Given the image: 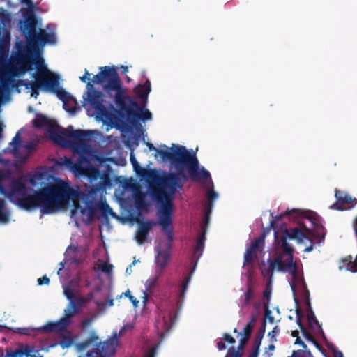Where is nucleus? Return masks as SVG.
Masks as SVG:
<instances>
[{
	"label": "nucleus",
	"instance_id": "obj_21",
	"mask_svg": "<svg viewBox=\"0 0 357 357\" xmlns=\"http://www.w3.org/2000/svg\"><path fill=\"white\" fill-rule=\"evenodd\" d=\"M0 357H42L39 351L36 350L33 346L25 345L18 349L7 353L6 356Z\"/></svg>",
	"mask_w": 357,
	"mask_h": 357
},
{
	"label": "nucleus",
	"instance_id": "obj_35",
	"mask_svg": "<svg viewBox=\"0 0 357 357\" xmlns=\"http://www.w3.org/2000/svg\"><path fill=\"white\" fill-rule=\"evenodd\" d=\"M303 317V313L301 310V308L297 306L296 307V323L298 326H299L301 332H303L304 330L306 329V328L304 326V325L302 324L301 319Z\"/></svg>",
	"mask_w": 357,
	"mask_h": 357
},
{
	"label": "nucleus",
	"instance_id": "obj_4",
	"mask_svg": "<svg viewBox=\"0 0 357 357\" xmlns=\"http://www.w3.org/2000/svg\"><path fill=\"white\" fill-rule=\"evenodd\" d=\"M272 220L269 222V231H274V249L278 257L273 260L269 259V273L275 269L279 271H288L293 275L296 274L297 268L296 263L293 261L294 248L287 243V238L296 240L298 243L303 241V239H308L306 234L298 227L288 229L285 223L280 222L284 216L297 218L303 215V212L299 209L287 210L280 215H274L271 213Z\"/></svg>",
	"mask_w": 357,
	"mask_h": 357
},
{
	"label": "nucleus",
	"instance_id": "obj_61",
	"mask_svg": "<svg viewBox=\"0 0 357 357\" xmlns=\"http://www.w3.org/2000/svg\"><path fill=\"white\" fill-rule=\"evenodd\" d=\"M125 330H126V326L122 327V328L119 331V335L123 333L125 331Z\"/></svg>",
	"mask_w": 357,
	"mask_h": 357
},
{
	"label": "nucleus",
	"instance_id": "obj_56",
	"mask_svg": "<svg viewBox=\"0 0 357 357\" xmlns=\"http://www.w3.org/2000/svg\"><path fill=\"white\" fill-rule=\"evenodd\" d=\"M105 305L108 307L112 306L114 305L113 300H109V301H106Z\"/></svg>",
	"mask_w": 357,
	"mask_h": 357
},
{
	"label": "nucleus",
	"instance_id": "obj_57",
	"mask_svg": "<svg viewBox=\"0 0 357 357\" xmlns=\"http://www.w3.org/2000/svg\"><path fill=\"white\" fill-rule=\"evenodd\" d=\"M131 267H132V265H130L129 267H128L126 270V273L128 274V275H130L131 272H132V269H131Z\"/></svg>",
	"mask_w": 357,
	"mask_h": 357
},
{
	"label": "nucleus",
	"instance_id": "obj_39",
	"mask_svg": "<svg viewBox=\"0 0 357 357\" xmlns=\"http://www.w3.org/2000/svg\"><path fill=\"white\" fill-rule=\"evenodd\" d=\"M157 346L148 345L144 357H154Z\"/></svg>",
	"mask_w": 357,
	"mask_h": 357
},
{
	"label": "nucleus",
	"instance_id": "obj_43",
	"mask_svg": "<svg viewBox=\"0 0 357 357\" xmlns=\"http://www.w3.org/2000/svg\"><path fill=\"white\" fill-rule=\"evenodd\" d=\"M280 332V329L278 328V326H275L273 330L271 331V332H269V336H271V340L273 341V339L275 337V336L278 334Z\"/></svg>",
	"mask_w": 357,
	"mask_h": 357
},
{
	"label": "nucleus",
	"instance_id": "obj_60",
	"mask_svg": "<svg viewBox=\"0 0 357 357\" xmlns=\"http://www.w3.org/2000/svg\"><path fill=\"white\" fill-rule=\"evenodd\" d=\"M121 68L123 70V73H126L128 72V67H127V66H121Z\"/></svg>",
	"mask_w": 357,
	"mask_h": 357
},
{
	"label": "nucleus",
	"instance_id": "obj_26",
	"mask_svg": "<svg viewBox=\"0 0 357 357\" xmlns=\"http://www.w3.org/2000/svg\"><path fill=\"white\" fill-rule=\"evenodd\" d=\"M79 250L76 247L74 246H69L65 254V264L68 263H75L77 264L79 263V260L77 259V256L79 253Z\"/></svg>",
	"mask_w": 357,
	"mask_h": 357
},
{
	"label": "nucleus",
	"instance_id": "obj_9",
	"mask_svg": "<svg viewBox=\"0 0 357 357\" xmlns=\"http://www.w3.org/2000/svg\"><path fill=\"white\" fill-rule=\"evenodd\" d=\"M22 3L26 4L30 16H28L23 26H21L24 34L26 35L28 47L31 49H36L37 45L41 44H55L56 36L54 31L46 32L45 30L40 29L36 31V23L33 17V4L31 0H20Z\"/></svg>",
	"mask_w": 357,
	"mask_h": 357
},
{
	"label": "nucleus",
	"instance_id": "obj_64",
	"mask_svg": "<svg viewBox=\"0 0 357 357\" xmlns=\"http://www.w3.org/2000/svg\"><path fill=\"white\" fill-rule=\"evenodd\" d=\"M126 80L128 82H130L131 81V79L128 76H126Z\"/></svg>",
	"mask_w": 357,
	"mask_h": 357
},
{
	"label": "nucleus",
	"instance_id": "obj_58",
	"mask_svg": "<svg viewBox=\"0 0 357 357\" xmlns=\"http://www.w3.org/2000/svg\"><path fill=\"white\" fill-rule=\"evenodd\" d=\"M60 265L61 266V267L58 270V273H57L59 275H61V271H62V269L63 268V266H64L63 262H61Z\"/></svg>",
	"mask_w": 357,
	"mask_h": 357
},
{
	"label": "nucleus",
	"instance_id": "obj_11",
	"mask_svg": "<svg viewBox=\"0 0 357 357\" xmlns=\"http://www.w3.org/2000/svg\"><path fill=\"white\" fill-rule=\"evenodd\" d=\"M123 188L121 199L128 206H133L139 211L146 207L145 199L147 194L142 192L141 187L136 180L133 178L126 180L123 183Z\"/></svg>",
	"mask_w": 357,
	"mask_h": 357
},
{
	"label": "nucleus",
	"instance_id": "obj_33",
	"mask_svg": "<svg viewBox=\"0 0 357 357\" xmlns=\"http://www.w3.org/2000/svg\"><path fill=\"white\" fill-rule=\"evenodd\" d=\"M98 268L108 275H110L112 271L113 266L103 261H99Z\"/></svg>",
	"mask_w": 357,
	"mask_h": 357
},
{
	"label": "nucleus",
	"instance_id": "obj_55",
	"mask_svg": "<svg viewBox=\"0 0 357 357\" xmlns=\"http://www.w3.org/2000/svg\"><path fill=\"white\" fill-rule=\"evenodd\" d=\"M291 336L294 337H299V333L297 330H295V331H293L291 332Z\"/></svg>",
	"mask_w": 357,
	"mask_h": 357
},
{
	"label": "nucleus",
	"instance_id": "obj_34",
	"mask_svg": "<svg viewBox=\"0 0 357 357\" xmlns=\"http://www.w3.org/2000/svg\"><path fill=\"white\" fill-rule=\"evenodd\" d=\"M304 337L309 342H311L313 343V344L318 349H320L321 347L319 344L317 342V341L315 340V338L307 331V329L304 330L303 332H302Z\"/></svg>",
	"mask_w": 357,
	"mask_h": 357
},
{
	"label": "nucleus",
	"instance_id": "obj_17",
	"mask_svg": "<svg viewBox=\"0 0 357 357\" xmlns=\"http://www.w3.org/2000/svg\"><path fill=\"white\" fill-rule=\"evenodd\" d=\"M176 314L173 310H161L156 319L155 326L158 335L163 337L174 324Z\"/></svg>",
	"mask_w": 357,
	"mask_h": 357
},
{
	"label": "nucleus",
	"instance_id": "obj_42",
	"mask_svg": "<svg viewBox=\"0 0 357 357\" xmlns=\"http://www.w3.org/2000/svg\"><path fill=\"white\" fill-rule=\"evenodd\" d=\"M259 266L261 270V273L266 278V275H268V268L266 267L265 262L261 261V263H259Z\"/></svg>",
	"mask_w": 357,
	"mask_h": 357
},
{
	"label": "nucleus",
	"instance_id": "obj_12",
	"mask_svg": "<svg viewBox=\"0 0 357 357\" xmlns=\"http://www.w3.org/2000/svg\"><path fill=\"white\" fill-rule=\"evenodd\" d=\"M63 294L68 300L70 305L73 303L75 314L93 298V294L90 293L87 296H80L79 290L76 283L70 282L63 284Z\"/></svg>",
	"mask_w": 357,
	"mask_h": 357
},
{
	"label": "nucleus",
	"instance_id": "obj_18",
	"mask_svg": "<svg viewBox=\"0 0 357 357\" xmlns=\"http://www.w3.org/2000/svg\"><path fill=\"white\" fill-rule=\"evenodd\" d=\"M265 243V236L263 235L255 240L249 248L246 249L244 255L243 267L247 264L252 262L255 259L259 260L261 257H264V253L262 252V248Z\"/></svg>",
	"mask_w": 357,
	"mask_h": 357
},
{
	"label": "nucleus",
	"instance_id": "obj_62",
	"mask_svg": "<svg viewBox=\"0 0 357 357\" xmlns=\"http://www.w3.org/2000/svg\"><path fill=\"white\" fill-rule=\"evenodd\" d=\"M275 347L273 344H269V351L273 350Z\"/></svg>",
	"mask_w": 357,
	"mask_h": 357
},
{
	"label": "nucleus",
	"instance_id": "obj_28",
	"mask_svg": "<svg viewBox=\"0 0 357 357\" xmlns=\"http://www.w3.org/2000/svg\"><path fill=\"white\" fill-rule=\"evenodd\" d=\"M10 220V212L7 208L4 200L0 198V224H7Z\"/></svg>",
	"mask_w": 357,
	"mask_h": 357
},
{
	"label": "nucleus",
	"instance_id": "obj_24",
	"mask_svg": "<svg viewBox=\"0 0 357 357\" xmlns=\"http://www.w3.org/2000/svg\"><path fill=\"white\" fill-rule=\"evenodd\" d=\"M307 319L309 327L312 329L313 332L316 334H321L323 336L324 335V331L321 328V325L319 324L318 320L317 319L314 312L312 308L310 307V311L307 314Z\"/></svg>",
	"mask_w": 357,
	"mask_h": 357
},
{
	"label": "nucleus",
	"instance_id": "obj_36",
	"mask_svg": "<svg viewBox=\"0 0 357 357\" xmlns=\"http://www.w3.org/2000/svg\"><path fill=\"white\" fill-rule=\"evenodd\" d=\"M190 281V278H185L182 284L180 286V298H184L185 293L188 289V284Z\"/></svg>",
	"mask_w": 357,
	"mask_h": 357
},
{
	"label": "nucleus",
	"instance_id": "obj_22",
	"mask_svg": "<svg viewBox=\"0 0 357 357\" xmlns=\"http://www.w3.org/2000/svg\"><path fill=\"white\" fill-rule=\"evenodd\" d=\"M156 225V222L153 221H147L139 225L137 231L136 232L135 238L139 245L144 243L147 240V236L152 229Z\"/></svg>",
	"mask_w": 357,
	"mask_h": 357
},
{
	"label": "nucleus",
	"instance_id": "obj_3",
	"mask_svg": "<svg viewBox=\"0 0 357 357\" xmlns=\"http://www.w3.org/2000/svg\"><path fill=\"white\" fill-rule=\"evenodd\" d=\"M35 127L44 130L54 143L70 149L78 156H102L100 153L102 135L97 130L63 129L56 122L42 114L33 120Z\"/></svg>",
	"mask_w": 357,
	"mask_h": 357
},
{
	"label": "nucleus",
	"instance_id": "obj_59",
	"mask_svg": "<svg viewBox=\"0 0 357 357\" xmlns=\"http://www.w3.org/2000/svg\"><path fill=\"white\" fill-rule=\"evenodd\" d=\"M264 296L265 298L268 297V287H266V289L264 291Z\"/></svg>",
	"mask_w": 357,
	"mask_h": 357
},
{
	"label": "nucleus",
	"instance_id": "obj_44",
	"mask_svg": "<svg viewBox=\"0 0 357 357\" xmlns=\"http://www.w3.org/2000/svg\"><path fill=\"white\" fill-rule=\"evenodd\" d=\"M50 282V279L47 277V276H43V278H38V284L39 285H42V284H49Z\"/></svg>",
	"mask_w": 357,
	"mask_h": 357
},
{
	"label": "nucleus",
	"instance_id": "obj_1",
	"mask_svg": "<svg viewBox=\"0 0 357 357\" xmlns=\"http://www.w3.org/2000/svg\"><path fill=\"white\" fill-rule=\"evenodd\" d=\"M28 181L33 187L40 188L35 191L17 179L11 182L8 191H5L0 183V192L26 210L39 208L43 214H51L66 208L72 203L73 218L86 223L94 218L98 208L95 191L81 192L77 186L73 185L68 181L52 178L43 171L30 175Z\"/></svg>",
	"mask_w": 357,
	"mask_h": 357
},
{
	"label": "nucleus",
	"instance_id": "obj_49",
	"mask_svg": "<svg viewBox=\"0 0 357 357\" xmlns=\"http://www.w3.org/2000/svg\"><path fill=\"white\" fill-rule=\"evenodd\" d=\"M89 75L90 74L88 73L87 70H85V74L83 76L80 77L79 79L82 82H86V81L89 79Z\"/></svg>",
	"mask_w": 357,
	"mask_h": 357
},
{
	"label": "nucleus",
	"instance_id": "obj_14",
	"mask_svg": "<svg viewBox=\"0 0 357 357\" xmlns=\"http://www.w3.org/2000/svg\"><path fill=\"white\" fill-rule=\"evenodd\" d=\"M38 146V142L31 140L25 143H22L20 132L18 131L8 146L5 150L6 153L13 154L14 156H23L31 153Z\"/></svg>",
	"mask_w": 357,
	"mask_h": 357
},
{
	"label": "nucleus",
	"instance_id": "obj_51",
	"mask_svg": "<svg viewBox=\"0 0 357 357\" xmlns=\"http://www.w3.org/2000/svg\"><path fill=\"white\" fill-rule=\"evenodd\" d=\"M333 356L334 357H344L343 354L338 350L334 349L333 350Z\"/></svg>",
	"mask_w": 357,
	"mask_h": 357
},
{
	"label": "nucleus",
	"instance_id": "obj_40",
	"mask_svg": "<svg viewBox=\"0 0 357 357\" xmlns=\"http://www.w3.org/2000/svg\"><path fill=\"white\" fill-rule=\"evenodd\" d=\"M226 357H241V352L233 349H229Z\"/></svg>",
	"mask_w": 357,
	"mask_h": 357
},
{
	"label": "nucleus",
	"instance_id": "obj_47",
	"mask_svg": "<svg viewBox=\"0 0 357 357\" xmlns=\"http://www.w3.org/2000/svg\"><path fill=\"white\" fill-rule=\"evenodd\" d=\"M295 344H300L301 346H302L304 349H306L307 348V345L305 344V342L303 341H302V340L300 338V337H297L296 340H295V342H294Z\"/></svg>",
	"mask_w": 357,
	"mask_h": 357
},
{
	"label": "nucleus",
	"instance_id": "obj_54",
	"mask_svg": "<svg viewBox=\"0 0 357 357\" xmlns=\"http://www.w3.org/2000/svg\"><path fill=\"white\" fill-rule=\"evenodd\" d=\"M123 296H125L126 297H128V298H130V296H132L131 294H130V290H127L126 292L123 293L120 297L121 298Z\"/></svg>",
	"mask_w": 357,
	"mask_h": 357
},
{
	"label": "nucleus",
	"instance_id": "obj_20",
	"mask_svg": "<svg viewBox=\"0 0 357 357\" xmlns=\"http://www.w3.org/2000/svg\"><path fill=\"white\" fill-rule=\"evenodd\" d=\"M162 273L153 270L151 275L144 282V290L143 291L142 303L146 305L148 302V297L151 296L153 290L158 287Z\"/></svg>",
	"mask_w": 357,
	"mask_h": 357
},
{
	"label": "nucleus",
	"instance_id": "obj_2",
	"mask_svg": "<svg viewBox=\"0 0 357 357\" xmlns=\"http://www.w3.org/2000/svg\"><path fill=\"white\" fill-rule=\"evenodd\" d=\"M134 171L149 184V192L158 204V222L167 239L161 240L155 248L153 269L163 273L170 261L172 236L173 195L178 187V178L162 170L142 167L136 158H130Z\"/></svg>",
	"mask_w": 357,
	"mask_h": 357
},
{
	"label": "nucleus",
	"instance_id": "obj_45",
	"mask_svg": "<svg viewBox=\"0 0 357 357\" xmlns=\"http://www.w3.org/2000/svg\"><path fill=\"white\" fill-rule=\"evenodd\" d=\"M272 312L269 310V323L273 324L274 321H279L280 319V315H278V317H274L272 316Z\"/></svg>",
	"mask_w": 357,
	"mask_h": 357
},
{
	"label": "nucleus",
	"instance_id": "obj_31",
	"mask_svg": "<svg viewBox=\"0 0 357 357\" xmlns=\"http://www.w3.org/2000/svg\"><path fill=\"white\" fill-rule=\"evenodd\" d=\"M39 328H34L31 327L27 328H16L14 329V331L20 334L27 335H34L36 331H41Z\"/></svg>",
	"mask_w": 357,
	"mask_h": 357
},
{
	"label": "nucleus",
	"instance_id": "obj_5",
	"mask_svg": "<svg viewBox=\"0 0 357 357\" xmlns=\"http://www.w3.org/2000/svg\"><path fill=\"white\" fill-rule=\"evenodd\" d=\"M36 73H31L33 80L22 79L17 82V86H24L31 92V97L36 99L40 91L56 94L63 102V108L70 114H75L77 110V100L69 93L60 86V77L58 74L50 71L45 63L43 58L37 56L33 59Z\"/></svg>",
	"mask_w": 357,
	"mask_h": 357
},
{
	"label": "nucleus",
	"instance_id": "obj_27",
	"mask_svg": "<svg viewBox=\"0 0 357 357\" xmlns=\"http://www.w3.org/2000/svg\"><path fill=\"white\" fill-rule=\"evenodd\" d=\"M61 340L54 346L59 345L63 349H67L73 344L74 339L72 333L69 331H65L63 333L61 334Z\"/></svg>",
	"mask_w": 357,
	"mask_h": 357
},
{
	"label": "nucleus",
	"instance_id": "obj_6",
	"mask_svg": "<svg viewBox=\"0 0 357 357\" xmlns=\"http://www.w3.org/2000/svg\"><path fill=\"white\" fill-rule=\"evenodd\" d=\"M172 163H179L183 165L190 176L193 180L199 181L206 190V199L204 202L205 216L202 222V234L197 238L196 245L194 248L193 259L197 261L202 255L205 241V227L208 223V215L213 208V202L215 201L219 195L214 190L213 183L211 178L209 172L204 167L199 166L197 158H170Z\"/></svg>",
	"mask_w": 357,
	"mask_h": 357
},
{
	"label": "nucleus",
	"instance_id": "obj_10",
	"mask_svg": "<svg viewBox=\"0 0 357 357\" xmlns=\"http://www.w3.org/2000/svg\"><path fill=\"white\" fill-rule=\"evenodd\" d=\"M118 344V335L116 333L107 341L101 342L96 332L92 331L89 338L78 344L77 347L80 351L88 348L93 349L87 351L86 357H111L114 354Z\"/></svg>",
	"mask_w": 357,
	"mask_h": 357
},
{
	"label": "nucleus",
	"instance_id": "obj_23",
	"mask_svg": "<svg viewBox=\"0 0 357 357\" xmlns=\"http://www.w3.org/2000/svg\"><path fill=\"white\" fill-rule=\"evenodd\" d=\"M32 70V64L31 63L23 61L10 65L8 68V73L12 77H22Z\"/></svg>",
	"mask_w": 357,
	"mask_h": 357
},
{
	"label": "nucleus",
	"instance_id": "obj_16",
	"mask_svg": "<svg viewBox=\"0 0 357 357\" xmlns=\"http://www.w3.org/2000/svg\"><path fill=\"white\" fill-rule=\"evenodd\" d=\"M75 315L73 303L68 305L64 310V317L56 321H50L47 323L39 330L41 331H52L59 333H63L67 331V328L71 323V319Z\"/></svg>",
	"mask_w": 357,
	"mask_h": 357
},
{
	"label": "nucleus",
	"instance_id": "obj_7",
	"mask_svg": "<svg viewBox=\"0 0 357 357\" xmlns=\"http://www.w3.org/2000/svg\"><path fill=\"white\" fill-rule=\"evenodd\" d=\"M65 166L70 169L76 176H86L89 181H97V188L102 189L109 185V178L107 174H100V172L91 165V159L93 158L98 162L112 160L117 162L114 159L121 160L123 165L125 162V158H77L75 162L73 159L75 158H63Z\"/></svg>",
	"mask_w": 357,
	"mask_h": 357
},
{
	"label": "nucleus",
	"instance_id": "obj_8",
	"mask_svg": "<svg viewBox=\"0 0 357 357\" xmlns=\"http://www.w3.org/2000/svg\"><path fill=\"white\" fill-rule=\"evenodd\" d=\"M100 70L92 82L94 84H104V90L114 98L117 106L123 107L128 98L115 68L105 66L101 67Z\"/></svg>",
	"mask_w": 357,
	"mask_h": 357
},
{
	"label": "nucleus",
	"instance_id": "obj_41",
	"mask_svg": "<svg viewBox=\"0 0 357 357\" xmlns=\"http://www.w3.org/2000/svg\"><path fill=\"white\" fill-rule=\"evenodd\" d=\"M93 318H86L83 319L81 322V326L83 328L88 327L93 321Z\"/></svg>",
	"mask_w": 357,
	"mask_h": 357
},
{
	"label": "nucleus",
	"instance_id": "obj_50",
	"mask_svg": "<svg viewBox=\"0 0 357 357\" xmlns=\"http://www.w3.org/2000/svg\"><path fill=\"white\" fill-rule=\"evenodd\" d=\"M217 346H218V350H220V351L224 350L226 349L225 344L222 340H219L218 342Z\"/></svg>",
	"mask_w": 357,
	"mask_h": 357
},
{
	"label": "nucleus",
	"instance_id": "obj_48",
	"mask_svg": "<svg viewBox=\"0 0 357 357\" xmlns=\"http://www.w3.org/2000/svg\"><path fill=\"white\" fill-rule=\"evenodd\" d=\"M129 300L131 301L135 307L138 306L139 301L135 296H130Z\"/></svg>",
	"mask_w": 357,
	"mask_h": 357
},
{
	"label": "nucleus",
	"instance_id": "obj_15",
	"mask_svg": "<svg viewBox=\"0 0 357 357\" xmlns=\"http://www.w3.org/2000/svg\"><path fill=\"white\" fill-rule=\"evenodd\" d=\"M150 150L155 151L159 156H196L197 148L195 150L187 149L185 146L172 144L171 147L165 144H161L158 149L151 144H147Z\"/></svg>",
	"mask_w": 357,
	"mask_h": 357
},
{
	"label": "nucleus",
	"instance_id": "obj_25",
	"mask_svg": "<svg viewBox=\"0 0 357 357\" xmlns=\"http://www.w3.org/2000/svg\"><path fill=\"white\" fill-rule=\"evenodd\" d=\"M136 95L142 100H146L148 95L151 91V83L149 80H146L144 84L137 85L135 89Z\"/></svg>",
	"mask_w": 357,
	"mask_h": 357
},
{
	"label": "nucleus",
	"instance_id": "obj_53",
	"mask_svg": "<svg viewBox=\"0 0 357 357\" xmlns=\"http://www.w3.org/2000/svg\"><path fill=\"white\" fill-rule=\"evenodd\" d=\"M313 248H314V244H313V243H311L310 246L305 248L304 252H310L313 250Z\"/></svg>",
	"mask_w": 357,
	"mask_h": 357
},
{
	"label": "nucleus",
	"instance_id": "obj_38",
	"mask_svg": "<svg viewBox=\"0 0 357 357\" xmlns=\"http://www.w3.org/2000/svg\"><path fill=\"white\" fill-rule=\"evenodd\" d=\"M251 298V291L250 290H248L245 291L243 294V296H242L239 300V305H244L248 303L250 299Z\"/></svg>",
	"mask_w": 357,
	"mask_h": 357
},
{
	"label": "nucleus",
	"instance_id": "obj_13",
	"mask_svg": "<svg viewBox=\"0 0 357 357\" xmlns=\"http://www.w3.org/2000/svg\"><path fill=\"white\" fill-rule=\"evenodd\" d=\"M87 91L83 96L84 106L89 105L100 116H105L107 109L104 105L103 93L94 89L91 82L86 84Z\"/></svg>",
	"mask_w": 357,
	"mask_h": 357
},
{
	"label": "nucleus",
	"instance_id": "obj_29",
	"mask_svg": "<svg viewBox=\"0 0 357 357\" xmlns=\"http://www.w3.org/2000/svg\"><path fill=\"white\" fill-rule=\"evenodd\" d=\"M134 105L137 108L135 117L144 121L152 119V114L147 109L139 108L136 103H134Z\"/></svg>",
	"mask_w": 357,
	"mask_h": 357
},
{
	"label": "nucleus",
	"instance_id": "obj_63",
	"mask_svg": "<svg viewBox=\"0 0 357 357\" xmlns=\"http://www.w3.org/2000/svg\"><path fill=\"white\" fill-rule=\"evenodd\" d=\"M52 26L53 27V29H55V26H54V25H53V24H50V25L47 26V28H48V29H50V27H52Z\"/></svg>",
	"mask_w": 357,
	"mask_h": 357
},
{
	"label": "nucleus",
	"instance_id": "obj_19",
	"mask_svg": "<svg viewBox=\"0 0 357 357\" xmlns=\"http://www.w3.org/2000/svg\"><path fill=\"white\" fill-rule=\"evenodd\" d=\"M336 202L331 208L338 211L349 210L357 204V199L351 197L347 193L336 189L335 191Z\"/></svg>",
	"mask_w": 357,
	"mask_h": 357
},
{
	"label": "nucleus",
	"instance_id": "obj_52",
	"mask_svg": "<svg viewBox=\"0 0 357 357\" xmlns=\"http://www.w3.org/2000/svg\"><path fill=\"white\" fill-rule=\"evenodd\" d=\"M264 319L268 317V305L265 303L264 305Z\"/></svg>",
	"mask_w": 357,
	"mask_h": 357
},
{
	"label": "nucleus",
	"instance_id": "obj_32",
	"mask_svg": "<svg viewBox=\"0 0 357 357\" xmlns=\"http://www.w3.org/2000/svg\"><path fill=\"white\" fill-rule=\"evenodd\" d=\"M10 15L4 10L0 11V24L3 27H6L10 25Z\"/></svg>",
	"mask_w": 357,
	"mask_h": 357
},
{
	"label": "nucleus",
	"instance_id": "obj_37",
	"mask_svg": "<svg viewBox=\"0 0 357 357\" xmlns=\"http://www.w3.org/2000/svg\"><path fill=\"white\" fill-rule=\"evenodd\" d=\"M293 357H314L312 355V353L310 351H306L305 349L304 350H297L294 351L292 354Z\"/></svg>",
	"mask_w": 357,
	"mask_h": 357
},
{
	"label": "nucleus",
	"instance_id": "obj_30",
	"mask_svg": "<svg viewBox=\"0 0 357 357\" xmlns=\"http://www.w3.org/2000/svg\"><path fill=\"white\" fill-rule=\"evenodd\" d=\"M252 323L250 322L243 328V331L241 333H240V335L242 337V338L240 340V345L238 347L239 349H243L244 344H245L247 340L249 337V335H250V334L251 333V331H252Z\"/></svg>",
	"mask_w": 357,
	"mask_h": 357
},
{
	"label": "nucleus",
	"instance_id": "obj_46",
	"mask_svg": "<svg viewBox=\"0 0 357 357\" xmlns=\"http://www.w3.org/2000/svg\"><path fill=\"white\" fill-rule=\"evenodd\" d=\"M223 340H225V341L230 344H234L235 342L234 338L227 334L224 335Z\"/></svg>",
	"mask_w": 357,
	"mask_h": 357
}]
</instances>
